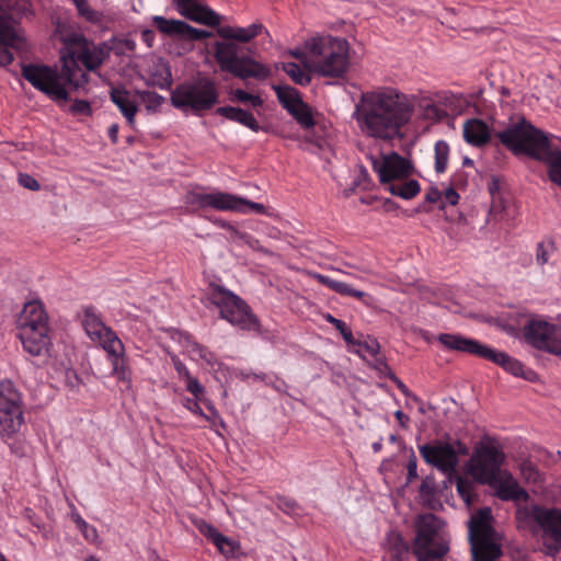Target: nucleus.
<instances>
[{"mask_svg":"<svg viewBox=\"0 0 561 561\" xmlns=\"http://www.w3.org/2000/svg\"><path fill=\"white\" fill-rule=\"evenodd\" d=\"M413 106L409 99L393 90L368 91L355 105L354 118L360 131L371 138L390 141L402 136Z\"/></svg>","mask_w":561,"mask_h":561,"instance_id":"obj_1","label":"nucleus"},{"mask_svg":"<svg viewBox=\"0 0 561 561\" xmlns=\"http://www.w3.org/2000/svg\"><path fill=\"white\" fill-rule=\"evenodd\" d=\"M500 141L515 154H526L543 162L549 180L561 187V148L553 136L525 118L497 133Z\"/></svg>","mask_w":561,"mask_h":561,"instance_id":"obj_2","label":"nucleus"},{"mask_svg":"<svg viewBox=\"0 0 561 561\" xmlns=\"http://www.w3.org/2000/svg\"><path fill=\"white\" fill-rule=\"evenodd\" d=\"M61 42L64 47L60 50V60L69 89L84 90L90 79L87 71L99 69L108 54L104 47L95 45L81 33L64 34Z\"/></svg>","mask_w":561,"mask_h":561,"instance_id":"obj_3","label":"nucleus"},{"mask_svg":"<svg viewBox=\"0 0 561 561\" xmlns=\"http://www.w3.org/2000/svg\"><path fill=\"white\" fill-rule=\"evenodd\" d=\"M18 335L31 356H44L51 345L48 314L39 300L24 304L16 319Z\"/></svg>","mask_w":561,"mask_h":561,"instance_id":"obj_4","label":"nucleus"},{"mask_svg":"<svg viewBox=\"0 0 561 561\" xmlns=\"http://www.w3.org/2000/svg\"><path fill=\"white\" fill-rule=\"evenodd\" d=\"M438 342L447 350L462 352L488 359L515 377L533 380L536 376L533 369L526 368L522 362L510 356L505 352L497 351L478 340L462 336L460 334L440 333Z\"/></svg>","mask_w":561,"mask_h":561,"instance_id":"obj_5","label":"nucleus"},{"mask_svg":"<svg viewBox=\"0 0 561 561\" xmlns=\"http://www.w3.org/2000/svg\"><path fill=\"white\" fill-rule=\"evenodd\" d=\"M516 520L519 527L534 534L541 531L550 552L561 549V510L547 508L538 504L518 506Z\"/></svg>","mask_w":561,"mask_h":561,"instance_id":"obj_6","label":"nucleus"},{"mask_svg":"<svg viewBox=\"0 0 561 561\" xmlns=\"http://www.w3.org/2000/svg\"><path fill=\"white\" fill-rule=\"evenodd\" d=\"M219 102V92L214 79L198 75L184 81L171 92V104L182 111L202 113L211 110Z\"/></svg>","mask_w":561,"mask_h":561,"instance_id":"obj_7","label":"nucleus"},{"mask_svg":"<svg viewBox=\"0 0 561 561\" xmlns=\"http://www.w3.org/2000/svg\"><path fill=\"white\" fill-rule=\"evenodd\" d=\"M205 300L215 306L219 310L220 318L232 325L249 331L257 329L259 320L250 306L225 286L210 283L205 290Z\"/></svg>","mask_w":561,"mask_h":561,"instance_id":"obj_8","label":"nucleus"},{"mask_svg":"<svg viewBox=\"0 0 561 561\" xmlns=\"http://www.w3.org/2000/svg\"><path fill=\"white\" fill-rule=\"evenodd\" d=\"M306 48L314 57V70L330 78H341L350 66L348 46L345 39L340 38H311Z\"/></svg>","mask_w":561,"mask_h":561,"instance_id":"obj_9","label":"nucleus"},{"mask_svg":"<svg viewBox=\"0 0 561 561\" xmlns=\"http://www.w3.org/2000/svg\"><path fill=\"white\" fill-rule=\"evenodd\" d=\"M468 537L471 561H495L502 556L501 545L495 540L490 508H482L471 516Z\"/></svg>","mask_w":561,"mask_h":561,"instance_id":"obj_10","label":"nucleus"},{"mask_svg":"<svg viewBox=\"0 0 561 561\" xmlns=\"http://www.w3.org/2000/svg\"><path fill=\"white\" fill-rule=\"evenodd\" d=\"M416 537L412 552L417 561H443L448 542L440 534L442 520L434 514L421 515L416 520Z\"/></svg>","mask_w":561,"mask_h":561,"instance_id":"obj_11","label":"nucleus"},{"mask_svg":"<svg viewBox=\"0 0 561 561\" xmlns=\"http://www.w3.org/2000/svg\"><path fill=\"white\" fill-rule=\"evenodd\" d=\"M21 75L34 89L49 99L64 102L69 100V83L64 64L60 70L44 64H23Z\"/></svg>","mask_w":561,"mask_h":561,"instance_id":"obj_12","label":"nucleus"},{"mask_svg":"<svg viewBox=\"0 0 561 561\" xmlns=\"http://www.w3.org/2000/svg\"><path fill=\"white\" fill-rule=\"evenodd\" d=\"M24 424V405L20 391L11 380L0 382V436L12 438Z\"/></svg>","mask_w":561,"mask_h":561,"instance_id":"obj_13","label":"nucleus"},{"mask_svg":"<svg viewBox=\"0 0 561 561\" xmlns=\"http://www.w3.org/2000/svg\"><path fill=\"white\" fill-rule=\"evenodd\" d=\"M525 341L536 350L561 354V327L543 319H530L524 327Z\"/></svg>","mask_w":561,"mask_h":561,"instance_id":"obj_14","label":"nucleus"},{"mask_svg":"<svg viewBox=\"0 0 561 561\" xmlns=\"http://www.w3.org/2000/svg\"><path fill=\"white\" fill-rule=\"evenodd\" d=\"M192 203L201 208L210 207L221 211L247 213L251 210L256 214L264 213V206L262 204L224 192L194 193L192 194Z\"/></svg>","mask_w":561,"mask_h":561,"instance_id":"obj_15","label":"nucleus"},{"mask_svg":"<svg viewBox=\"0 0 561 561\" xmlns=\"http://www.w3.org/2000/svg\"><path fill=\"white\" fill-rule=\"evenodd\" d=\"M504 459L503 451L496 446L491 444L481 445L472 458L474 478L483 484L491 482L504 472L501 469Z\"/></svg>","mask_w":561,"mask_h":561,"instance_id":"obj_16","label":"nucleus"},{"mask_svg":"<svg viewBox=\"0 0 561 561\" xmlns=\"http://www.w3.org/2000/svg\"><path fill=\"white\" fill-rule=\"evenodd\" d=\"M424 461L445 474H453L458 466V456L455 448L448 443L436 442L419 446Z\"/></svg>","mask_w":561,"mask_h":561,"instance_id":"obj_17","label":"nucleus"},{"mask_svg":"<svg viewBox=\"0 0 561 561\" xmlns=\"http://www.w3.org/2000/svg\"><path fill=\"white\" fill-rule=\"evenodd\" d=\"M373 169L380 182L387 185L408 179L413 173L411 162L397 152L385 156L381 161L373 160Z\"/></svg>","mask_w":561,"mask_h":561,"instance_id":"obj_18","label":"nucleus"},{"mask_svg":"<svg viewBox=\"0 0 561 561\" xmlns=\"http://www.w3.org/2000/svg\"><path fill=\"white\" fill-rule=\"evenodd\" d=\"M82 325L88 336L93 342L99 343L103 350L106 348L107 345H112L114 341L121 340L117 334L103 322L101 313L92 306L83 309Z\"/></svg>","mask_w":561,"mask_h":561,"instance_id":"obj_19","label":"nucleus"},{"mask_svg":"<svg viewBox=\"0 0 561 561\" xmlns=\"http://www.w3.org/2000/svg\"><path fill=\"white\" fill-rule=\"evenodd\" d=\"M152 24L164 35L181 41L197 42L211 35L210 32L191 26L184 21L169 20L161 15L152 18Z\"/></svg>","mask_w":561,"mask_h":561,"instance_id":"obj_20","label":"nucleus"},{"mask_svg":"<svg viewBox=\"0 0 561 561\" xmlns=\"http://www.w3.org/2000/svg\"><path fill=\"white\" fill-rule=\"evenodd\" d=\"M24 46L25 41L13 26L12 21L8 16L0 15V66L12 64L13 50L21 51Z\"/></svg>","mask_w":561,"mask_h":561,"instance_id":"obj_21","label":"nucleus"},{"mask_svg":"<svg viewBox=\"0 0 561 561\" xmlns=\"http://www.w3.org/2000/svg\"><path fill=\"white\" fill-rule=\"evenodd\" d=\"M107 360L112 366V375L122 382L126 389L131 387L133 374L129 366V359L125 353V346L122 340L114 341L112 345L104 348Z\"/></svg>","mask_w":561,"mask_h":561,"instance_id":"obj_22","label":"nucleus"},{"mask_svg":"<svg viewBox=\"0 0 561 561\" xmlns=\"http://www.w3.org/2000/svg\"><path fill=\"white\" fill-rule=\"evenodd\" d=\"M486 484L495 491V495L502 501L527 502L529 499L527 491L520 488L514 477L506 470Z\"/></svg>","mask_w":561,"mask_h":561,"instance_id":"obj_23","label":"nucleus"},{"mask_svg":"<svg viewBox=\"0 0 561 561\" xmlns=\"http://www.w3.org/2000/svg\"><path fill=\"white\" fill-rule=\"evenodd\" d=\"M110 99L118 107L128 125L134 127L138 106L130 92L124 87H113L110 91Z\"/></svg>","mask_w":561,"mask_h":561,"instance_id":"obj_24","label":"nucleus"},{"mask_svg":"<svg viewBox=\"0 0 561 561\" xmlns=\"http://www.w3.org/2000/svg\"><path fill=\"white\" fill-rule=\"evenodd\" d=\"M195 526L198 531L209 539L222 554L227 557L234 556V550L237 548L234 541L220 534L211 524L199 519L195 523Z\"/></svg>","mask_w":561,"mask_h":561,"instance_id":"obj_25","label":"nucleus"},{"mask_svg":"<svg viewBox=\"0 0 561 561\" xmlns=\"http://www.w3.org/2000/svg\"><path fill=\"white\" fill-rule=\"evenodd\" d=\"M230 73L243 80L250 78L264 80L271 71L265 65L250 57H241Z\"/></svg>","mask_w":561,"mask_h":561,"instance_id":"obj_26","label":"nucleus"},{"mask_svg":"<svg viewBox=\"0 0 561 561\" xmlns=\"http://www.w3.org/2000/svg\"><path fill=\"white\" fill-rule=\"evenodd\" d=\"M312 278L339 295L354 297L358 300H362L365 305H368V299L370 298L369 295L362 290L355 289L347 283L333 279L320 273H313Z\"/></svg>","mask_w":561,"mask_h":561,"instance_id":"obj_27","label":"nucleus"},{"mask_svg":"<svg viewBox=\"0 0 561 561\" xmlns=\"http://www.w3.org/2000/svg\"><path fill=\"white\" fill-rule=\"evenodd\" d=\"M463 138L470 145L483 146L491 138L489 126L479 118L468 119L463 124Z\"/></svg>","mask_w":561,"mask_h":561,"instance_id":"obj_28","label":"nucleus"},{"mask_svg":"<svg viewBox=\"0 0 561 561\" xmlns=\"http://www.w3.org/2000/svg\"><path fill=\"white\" fill-rule=\"evenodd\" d=\"M264 26L261 23H253L248 27L221 26L218 34L225 39H232L240 43H248L261 34Z\"/></svg>","mask_w":561,"mask_h":561,"instance_id":"obj_29","label":"nucleus"},{"mask_svg":"<svg viewBox=\"0 0 561 561\" xmlns=\"http://www.w3.org/2000/svg\"><path fill=\"white\" fill-rule=\"evenodd\" d=\"M215 58L222 71L230 72L241 57L238 56V46L231 42H216Z\"/></svg>","mask_w":561,"mask_h":561,"instance_id":"obj_30","label":"nucleus"},{"mask_svg":"<svg viewBox=\"0 0 561 561\" xmlns=\"http://www.w3.org/2000/svg\"><path fill=\"white\" fill-rule=\"evenodd\" d=\"M216 114L229 121L239 123L250 128L252 131L257 133L261 129V126L253 114L241 107L220 106L216 110Z\"/></svg>","mask_w":561,"mask_h":561,"instance_id":"obj_31","label":"nucleus"},{"mask_svg":"<svg viewBox=\"0 0 561 561\" xmlns=\"http://www.w3.org/2000/svg\"><path fill=\"white\" fill-rule=\"evenodd\" d=\"M410 550L403 537L398 533H391L388 536V550L385 561H405Z\"/></svg>","mask_w":561,"mask_h":561,"instance_id":"obj_32","label":"nucleus"},{"mask_svg":"<svg viewBox=\"0 0 561 561\" xmlns=\"http://www.w3.org/2000/svg\"><path fill=\"white\" fill-rule=\"evenodd\" d=\"M436 100L443 111H446V118L461 114L466 107V100L451 92H442L436 95Z\"/></svg>","mask_w":561,"mask_h":561,"instance_id":"obj_33","label":"nucleus"},{"mask_svg":"<svg viewBox=\"0 0 561 561\" xmlns=\"http://www.w3.org/2000/svg\"><path fill=\"white\" fill-rule=\"evenodd\" d=\"M186 19L208 26H218L221 22L220 15L207 5L197 2Z\"/></svg>","mask_w":561,"mask_h":561,"instance_id":"obj_34","label":"nucleus"},{"mask_svg":"<svg viewBox=\"0 0 561 561\" xmlns=\"http://www.w3.org/2000/svg\"><path fill=\"white\" fill-rule=\"evenodd\" d=\"M388 190L394 196H399L403 199H411L420 193L421 186L416 180L403 179L394 183H390V185H388Z\"/></svg>","mask_w":561,"mask_h":561,"instance_id":"obj_35","label":"nucleus"},{"mask_svg":"<svg viewBox=\"0 0 561 561\" xmlns=\"http://www.w3.org/2000/svg\"><path fill=\"white\" fill-rule=\"evenodd\" d=\"M274 90L279 103L288 113L302 102L299 92L295 88L275 87Z\"/></svg>","mask_w":561,"mask_h":561,"instance_id":"obj_36","label":"nucleus"},{"mask_svg":"<svg viewBox=\"0 0 561 561\" xmlns=\"http://www.w3.org/2000/svg\"><path fill=\"white\" fill-rule=\"evenodd\" d=\"M77 9L78 16L91 24H101L103 22V13L94 10L88 0H71Z\"/></svg>","mask_w":561,"mask_h":561,"instance_id":"obj_37","label":"nucleus"},{"mask_svg":"<svg viewBox=\"0 0 561 561\" xmlns=\"http://www.w3.org/2000/svg\"><path fill=\"white\" fill-rule=\"evenodd\" d=\"M289 114L304 127L311 128L316 122L311 112V108L304 101L294 107Z\"/></svg>","mask_w":561,"mask_h":561,"instance_id":"obj_38","label":"nucleus"},{"mask_svg":"<svg viewBox=\"0 0 561 561\" xmlns=\"http://www.w3.org/2000/svg\"><path fill=\"white\" fill-rule=\"evenodd\" d=\"M435 151V171L444 173L447 169L449 146L445 140H438L434 147Z\"/></svg>","mask_w":561,"mask_h":561,"instance_id":"obj_39","label":"nucleus"},{"mask_svg":"<svg viewBox=\"0 0 561 561\" xmlns=\"http://www.w3.org/2000/svg\"><path fill=\"white\" fill-rule=\"evenodd\" d=\"M283 70L291 78V80L300 85H307L311 81V77L308 72L299 67L295 62H286L283 65Z\"/></svg>","mask_w":561,"mask_h":561,"instance_id":"obj_40","label":"nucleus"},{"mask_svg":"<svg viewBox=\"0 0 561 561\" xmlns=\"http://www.w3.org/2000/svg\"><path fill=\"white\" fill-rule=\"evenodd\" d=\"M324 319L331 323L342 335V337L344 339V341L347 343V344H354L355 343V340L353 337V333L351 331V329L348 328V325L340 320V319H336L335 317H333L332 314L328 313Z\"/></svg>","mask_w":561,"mask_h":561,"instance_id":"obj_41","label":"nucleus"},{"mask_svg":"<svg viewBox=\"0 0 561 561\" xmlns=\"http://www.w3.org/2000/svg\"><path fill=\"white\" fill-rule=\"evenodd\" d=\"M423 116L431 121H443L446 118V111H443L437 100L433 103H425L423 105Z\"/></svg>","mask_w":561,"mask_h":561,"instance_id":"obj_42","label":"nucleus"},{"mask_svg":"<svg viewBox=\"0 0 561 561\" xmlns=\"http://www.w3.org/2000/svg\"><path fill=\"white\" fill-rule=\"evenodd\" d=\"M233 98L240 103L249 102L253 107H261L263 105V99L260 95L248 93L241 89H237L233 92Z\"/></svg>","mask_w":561,"mask_h":561,"instance_id":"obj_43","label":"nucleus"},{"mask_svg":"<svg viewBox=\"0 0 561 561\" xmlns=\"http://www.w3.org/2000/svg\"><path fill=\"white\" fill-rule=\"evenodd\" d=\"M199 401L205 402L204 399H196V398H184L182 400V404L184 408H186L190 412H192L195 415H198L205 420H210V416L206 415L202 408L199 407Z\"/></svg>","mask_w":561,"mask_h":561,"instance_id":"obj_44","label":"nucleus"},{"mask_svg":"<svg viewBox=\"0 0 561 561\" xmlns=\"http://www.w3.org/2000/svg\"><path fill=\"white\" fill-rule=\"evenodd\" d=\"M76 523L79 527V529L81 530L83 537L90 541V542H94L99 535H98V531L95 529V527L89 525L82 517L78 516V518L76 519Z\"/></svg>","mask_w":561,"mask_h":561,"instance_id":"obj_45","label":"nucleus"},{"mask_svg":"<svg viewBox=\"0 0 561 561\" xmlns=\"http://www.w3.org/2000/svg\"><path fill=\"white\" fill-rule=\"evenodd\" d=\"M186 381V390L191 392L196 399H204L205 388L199 383V381L187 375Z\"/></svg>","mask_w":561,"mask_h":561,"instance_id":"obj_46","label":"nucleus"},{"mask_svg":"<svg viewBox=\"0 0 561 561\" xmlns=\"http://www.w3.org/2000/svg\"><path fill=\"white\" fill-rule=\"evenodd\" d=\"M358 345L365 353L377 359L379 355L380 345L377 340L373 339L365 342H356L353 345Z\"/></svg>","mask_w":561,"mask_h":561,"instance_id":"obj_47","label":"nucleus"},{"mask_svg":"<svg viewBox=\"0 0 561 561\" xmlns=\"http://www.w3.org/2000/svg\"><path fill=\"white\" fill-rule=\"evenodd\" d=\"M456 489L459 495L467 502H470L472 493V483L463 478H458L456 482Z\"/></svg>","mask_w":561,"mask_h":561,"instance_id":"obj_48","label":"nucleus"},{"mask_svg":"<svg viewBox=\"0 0 561 561\" xmlns=\"http://www.w3.org/2000/svg\"><path fill=\"white\" fill-rule=\"evenodd\" d=\"M73 115L89 116L92 114L91 105L85 100H76L70 107Z\"/></svg>","mask_w":561,"mask_h":561,"instance_id":"obj_49","label":"nucleus"},{"mask_svg":"<svg viewBox=\"0 0 561 561\" xmlns=\"http://www.w3.org/2000/svg\"><path fill=\"white\" fill-rule=\"evenodd\" d=\"M19 184L24 188L31 191H38L41 188L39 182L27 173H20L18 178Z\"/></svg>","mask_w":561,"mask_h":561,"instance_id":"obj_50","label":"nucleus"},{"mask_svg":"<svg viewBox=\"0 0 561 561\" xmlns=\"http://www.w3.org/2000/svg\"><path fill=\"white\" fill-rule=\"evenodd\" d=\"M459 194L453 188L449 187L443 193V201H440L439 208H445L446 205L455 206L459 202Z\"/></svg>","mask_w":561,"mask_h":561,"instance_id":"obj_51","label":"nucleus"},{"mask_svg":"<svg viewBox=\"0 0 561 561\" xmlns=\"http://www.w3.org/2000/svg\"><path fill=\"white\" fill-rule=\"evenodd\" d=\"M139 94L141 100L148 103L149 106H160L163 102V98L153 91H142Z\"/></svg>","mask_w":561,"mask_h":561,"instance_id":"obj_52","label":"nucleus"},{"mask_svg":"<svg viewBox=\"0 0 561 561\" xmlns=\"http://www.w3.org/2000/svg\"><path fill=\"white\" fill-rule=\"evenodd\" d=\"M276 505L280 511H283L286 514H290L297 508L296 501L285 496H278Z\"/></svg>","mask_w":561,"mask_h":561,"instance_id":"obj_53","label":"nucleus"},{"mask_svg":"<svg viewBox=\"0 0 561 561\" xmlns=\"http://www.w3.org/2000/svg\"><path fill=\"white\" fill-rule=\"evenodd\" d=\"M176 9L179 13L183 16H187L190 12L193 10L195 4L198 2L197 0H174Z\"/></svg>","mask_w":561,"mask_h":561,"instance_id":"obj_54","label":"nucleus"},{"mask_svg":"<svg viewBox=\"0 0 561 561\" xmlns=\"http://www.w3.org/2000/svg\"><path fill=\"white\" fill-rule=\"evenodd\" d=\"M407 479L409 482L414 481L417 478V459L415 455L412 453L411 457L409 458L408 465H407Z\"/></svg>","mask_w":561,"mask_h":561,"instance_id":"obj_55","label":"nucleus"},{"mask_svg":"<svg viewBox=\"0 0 561 561\" xmlns=\"http://www.w3.org/2000/svg\"><path fill=\"white\" fill-rule=\"evenodd\" d=\"M443 201V193L437 187H430L425 193V203L439 204Z\"/></svg>","mask_w":561,"mask_h":561,"instance_id":"obj_56","label":"nucleus"},{"mask_svg":"<svg viewBox=\"0 0 561 561\" xmlns=\"http://www.w3.org/2000/svg\"><path fill=\"white\" fill-rule=\"evenodd\" d=\"M206 407H207V409L209 411V414H207V415L210 416V420H207V421L210 423V427L214 428L218 424L224 427V421L219 416V413L216 410V408L210 402H207Z\"/></svg>","mask_w":561,"mask_h":561,"instance_id":"obj_57","label":"nucleus"},{"mask_svg":"<svg viewBox=\"0 0 561 561\" xmlns=\"http://www.w3.org/2000/svg\"><path fill=\"white\" fill-rule=\"evenodd\" d=\"M549 251L547 250L546 245L540 242L537 245V252H536V261L539 265H543L548 263L549 261Z\"/></svg>","mask_w":561,"mask_h":561,"instance_id":"obj_58","label":"nucleus"},{"mask_svg":"<svg viewBox=\"0 0 561 561\" xmlns=\"http://www.w3.org/2000/svg\"><path fill=\"white\" fill-rule=\"evenodd\" d=\"M140 37H141V41L148 47H152L154 39H156V33L152 30L146 28V30L141 31Z\"/></svg>","mask_w":561,"mask_h":561,"instance_id":"obj_59","label":"nucleus"},{"mask_svg":"<svg viewBox=\"0 0 561 561\" xmlns=\"http://www.w3.org/2000/svg\"><path fill=\"white\" fill-rule=\"evenodd\" d=\"M490 193L492 195V206H491V209L492 211H497L499 209L503 208L502 207V202L500 201V198H497L496 194H495V190H496V185L495 183H493L490 187Z\"/></svg>","mask_w":561,"mask_h":561,"instance_id":"obj_60","label":"nucleus"},{"mask_svg":"<svg viewBox=\"0 0 561 561\" xmlns=\"http://www.w3.org/2000/svg\"><path fill=\"white\" fill-rule=\"evenodd\" d=\"M118 130H119L118 124H112L108 127L107 135H108V138L111 139L112 144H117V141H118Z\"/></svg>","mask_w":561,"mask_h":561,"instance_id":"obj_61","label":"nucleus"},{"mask_svg":"<svg viewBox=\"0 0 561 561\" xmlns=\"http://www.w3.org/2000/svg\"><path fill=\"white\" fill-rule=\"evenodd\" d=\"M242 376L244 379H250V378H253L254 380H261V381H264V382H267V380L270 379V377L266 375V374H256V373H242Z\"/></svg>","mask_w":561,"mask_h":561,"instance_id":"obj_62","label":"nucleus"},{"mask_svg":"<svg viewBox=\"0 0 561 561\" xmlns=\"http://www.w3.org/2000/svg\"><path fill=\"white\" fill-rule=\"evenodd\" d=\"M192 352L196 353L201 358H207V350L197 342L192 343Z\"/></svg>","mask_w":561,"mask_h":561,"instance_id":"obj_63","label":"nucleus"},{"mask_svg":"<svg viewBox=\"0 0 561 561\" xmlns=\"http://www.w3.org/2000/svg\"><path fill=\"white\" fill-rule=\"evenodd\" d=\"M175 366V370L178 371V374L180 375V377L186 379L187 378V375H191L188 369L186 368V366L181 363V362H176L174 364Z\"/></svg>","mask_w":561,"mask_h":561,"instance_id":"obj_64","label":"nucleus"}]
</instances>
